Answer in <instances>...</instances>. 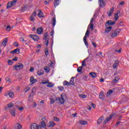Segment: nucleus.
Returning a JSON list of instances; mask_svg holds the SVG:
<instances>
[{
  "label": "nucleus",
  "instance_id": "obj_62",
  "mask_svg": "<svg viewBox=\"0 0 129 129\" xmlns=\"http://www.w3.org/2000/svg\"><path fill=\"white\" fill-rule=\"evenodd\" d=\"M92 106L94 108H95V107H96V105L95 104H93V103H92Z\"/></svg>",
  "mask_w": 129,
  "mask_h": 129
},
{
  "label": "nucleus",
  "instance_id": "obj_42",
  "mask_svg": "<svg viewBox=\"0 0 129 129\" xmlns=\"http://www.w3.org/2000/svg\"><path fill=\"white\" fill-rule=\"evenodd\" d=\"M31 89V88H30L29 87H26L24 90V92L25 93L26 92H28V91H29V90H30Z\"/></svg>",
  "mask_w": 129,
  "mask_h": 129
},
{
  "label": "nucleus",
  "instance_id": "obj_52",
  "mask_svg": "<svg viewBox=\"0 0 129 129\" xmlns=\"http://www.w3.org/2000/svg\"><path fill=\"white\" fill-rule=\"evenodd\" d=\"M6 81H7V82H9V83H11L12 82V81H11V79L9 78H6Z\"/></svg>",
  "mask_w": 129,
  "mask_h": 129
},
{
  "label": "nucleus",
  "instance_id": "obj_26",
  "mask_svg": "<svg viewBox=\"0 0 129 129\" xmlns=\"http://www.w3.org/2000/svg\"><path fill=\"white\" fill-rule=\"evenodd\" d=\"M51 22L53 27H55V25H56V17H53L51 20Z\"/></svg>",
  "mask_w": 129,
  "mask_h": 129
},
{
  "label": "nucleus",
  "instance_id": "obj_6",
  "mask_svg": "<svg viewBox=\"0 0 129 129\" xmlns=\"http://www.w3.org/2000/svg\"><path fill=\"white\" fill-rule=\"evenodd\" d=\"M41 127H42L41 126V125H39L38 126V125L35 123L31 124V129H41Z\"/></svg>",
  "mask_w": 129,
  "mask_h": 129
},
{
  "label": "nucleus",
  "instance_id": "obj_40",
  "mask_svg": "<svg viewBox=\"0 0 129 129\" xmlns=\"http://www.w3.org/2000/svg\"><path fill=\"white\" fill-rule=\"evenodd\" d=\"M82 68H83L82 67H79L77 69V71L79 73H82Z\"/></svg>",
  "mask_w": 129,
  "mask_h": 129
},
{
  "label": "nucleus",
  "instance_id": "obj_54",
  "mask_svg": "<svg viewBox=\"0 0 129 129\" xmlns=\"http://www.w3.org/2000/svg\"><path fill=\"white\" fill-rule=\"evenodd\" d=\"M7 31H11V26H8L6 28Z\"/></svg>",
  "mask_w": 129,
  "mask_h": 129
},
{
  "label": "nucleus",
  "instance_id": "obj_23",
  "mask_svg": "<svg viewBox=\"0 0 129 129\" xmlns=\"http://www.w3.org/2000/svg\"><path fill=\"white\" fill-rule=\"evenodd\" d=\"M111 29H112V27L111 26H109L107 27L105 30V33H109V32L111 31Z\"/></svg>",
  "mask_w": 129,
  "mask_h": 129
},
{
  "label": "nucleus",
  "instance_id": "obj_45",
  "mask_svg": "<svg viewBox=\"0 0 129 129\" xmlns=\"http://www.w3.org/2000/svg\"><path fill=\"white\" fill-rule=\"evenodd\" d=\"M44 52H45V55H46V57H47L48 55H49V50H48V48H46L45 49Z\"/></svg>",
  "mask_w": 129,
  "mask_h": 129
},
{
  "label": "nucleus",
  "instance_id": "obj_22",
  "mask_svg": "<svg viewBox=\"0 0 129 129\" xmlns=\"http://www.w3.org/2000/svg\"><path fill=\"white\" fill-rule=\"evenodd\" d=\"M106 24H107L108 26H113L114 24H115V22H112L111 21H108L107 22Z\"/></svg>",
  "mask_w": 129,
  "mask_h": 129
},
{
  "label": "nucleus",
  "instance_id": "obj_44",
  "mask_svg": "<svg viewBox=\"0 0 129 129\" xmlns=\"http://www.w3.org/2000/svg\"><path fill=\"white\" fill-rule=\"evenodd\" d=\"M70 85V83H69L68 82H67V81H64L63 82V85L64 86H66V85Z\"/></svg>",
  "mask_w": 129,
  "mask_h": 129
},
{
  "label": "nucleus",
  "instance_id": "obj_13",
  "mask_svg": "<svg viewBox=\"0 0 129 129\" xmlns=\"http://www.w3.org/2000/svg\"><path fill=\"white\" fill-rule=\"evenodd\" d=\"M11 53L12 54H19L20 53V49L16 48V49H14V50L11 51Z\"/></svg>",
  "mask_w": 129,
  "mask_h": 129
},
{
  "label": "nucleus",
  "instance_id": "obj_14",
  "mask_svg": "<svg viewBox=\"0 0 129 129\" xmlns=\"http://www.w3.org/2000/svg\"><path fill=\"white\" fill-rule=\"evenodd\" d=\"M36 91V88H33L31 90V93H30V97H33L35 95V92Z\"/></svg>",
  "mask_w": 129,
  "mask_h": 129
},
{
  "label": "nucleus",
  "instance_id": "obj_35",
  "mask_svg": "<svg viewBox=\"0 0 129 129\" xmlns=\"http://www.w3.org/2000/svg\"><path fill=\"white\" fill-rule=\"evenodd\" d=\"M99 98H100V99H104V94H103V93L101 92L100 93Z\"/></svg>",
  "mask_w": 129,
  "mask_h": 129
},
{
  "label": "nucleus",
  "instance_id": "obj_27",
  "mask_svg": "<svg viewBox=\"0 0 129 129\" xmlns=\"http://www.w3.org/2000/svg\"><path fill=\"white\" fill-rule=\"evenodd\" d=\"M7 44H8V39L5 38L3 41V42H2V45H3V46L6 47V46L7 45Z\"/></svg>",
  "mask_w": 129,
  "mask_h": 129
},
{
  "label": "nucleus",
  "instance_id": "obj_28",
  "mask_svg": "<svg viewBox=\"0 0 129 129\" xmlns=\"http://www.w3.org/2000/svg\"><path fill=\"white\" fill-rule=\"evenodd\" d=\"M41 129L45 128L46 127V123H45L44 121H42L41 123Z\"/></svg>",
  "mask_w": 129,
  "mask_h": 129
},
{
  "label": "nucleus",
  "instance_id": "obj_61",
  "mask_svg": "<svg viewBox=\"0 0 129 129\" xmlns=\"http://www.w3.org/2000/svg\"><path fill=\"white\" fill-rule=\"evenodd\" d=\"M92 45L94 47V48H96V43L93 42Z\"/></svg>",
  "mask_w": 129,
  "mask_h": 129
},
{
  "label": "nucleus",
  "instance_id": "obj_9",
  "mask_svg": "<svg viewBox=\"0 0 129 129\" xmlns=\"http://www.w3.org/2000/svg\"><path fill=\"white\" fill-rule=\"evenodd\" d=\"M29 37L30 38H32L34 41H35L36 42H38L39 41V37L37 35H33L32 34L29 35Z\"/></svg>",
  "mask_w": 129,
  "mask_h": 129
},
{
  "label": "nucleus",
  "instance_id": "obj_63",
  "mask_svg": "<svg viewBox=\"0 0 129 129\" xmlns=\"http://www.w3.org/2000/svg\"><path fill=\"white\" fill-rule=\"evenodd\" d=\"M18 60V57H15L14 59H13V61H17Z\"/></svg>",
  "mask_w": 129,
  "mask_h": 129
},
{
  "label": "nucleus",
  "instance_id": "obj_7",
  "mask_svg": "<svg viewBox=\"0 0 129 129\" xmlns=\"http://www.w3.org/2000/svg\"><path fill=\"white\" fill-rule=\"evenodd\" d=\"M114 115V114H112L110 115L109 117H107L106 119L103 121V123L104 124H105V123H107V122H108V121H109V120H110V119H111L112 117H113Z\"/></svg>",
  "mask_w": 129,
  "mask_h": 129
},
{
  "label": "nucleus",
  "instance_id": "obj_12",
  "mask_svg": "<svg viewBox=\"0 0 129 129\" xmlns=\"http://www.w3.org/2000/svg\"><path fill=\"white\" fill-rule=\"evenodd\" d=\"M38 12L39 13L37 16L39 18H44V17H45V16L44 15V14L42 12V11H41V10H39Z\"/></svg>",
  "mask_w": 129,
  "mask_h": 129
},
{
  "label": "nucleus",
  "instance_id": "obj_59",
  "mask_svg": "<svg viewBox=\"0 0 129 129\" xmlns=\"http://www.w3.org/2000/svg\"><path fill=\"white\" fill-rule=\"evenodd\" d=\"M14 45L16 46V47H19V43H18V42H15Z\"/></svg>",
  "mask_w": 129,
  "mask_h": 129
},
{
  "label": "nucleus",
  "instance_id": "obj_1",
  "mask_svg": "<svg viewBox=\"0 0 129 129\" xmlns=\"http://www.w3.org/2000/svg\"><path fill=\"white\" fill-rule=\"evenodd\" d=\"M89 37V30H87L86 32L85 35L83 38V41H84V42L85 43V45H86V46H88V42H87V39Z\"/></svg>",
  "mask_w": 129,
  "mask_h": 129
},
{
  "label": "nucleus",
  "instance_id": "obj_24",
  "mask_svg": "<svg viewBox=\"0 0 129 129\" xmlns=\"http://www.w3.org/2000/svg\"><path fill=\"white\" fill-rule=\"evenodd\" d=\"M99 3H100V8H103V7H104L105 4L104 2H103V0H99Z\"/></svg>",
  "mask_w": 129,
  "mask_h": 129
},
{
  "label": "nucleus",
  "instance_id": "obj_20",
  "mask_svg": "<svg viewBox=\"0 0 129 129\" xmlns=\"http://www.w3.org/2000/svg\"><path fill=\"white\" fill-rule=\"evenodd\" d=\"M55 125H56V124H55V122L53 121H50L49 122L48 127H54Z\"/></svg>",
  "mask_w": 129,
  "mask_h": 129
},
{
  "label": "nucleus",
  "instance_id": "obj_34",
  "mask_svg": "<svg viewBox=\"0 0 129 129\" xmlns=\"http://www.w3.org/2000/svg\"><path fill=\"white\" fill-rule=\"evenodd\" d=\"M118 14H119V11H118L117 14H115L114 15L115 21H117L118 20Z\"/></svg>",
  "mask_w": 129,
  "mask_h": 129
},
{
  "label": "nucleus",
  "instance_id": "obj_64",
  "mask_svg": "<svg viewBox=\"0 0 129 129\" xmlns=\"http://www.w3.org/2000/svg\"><path fill=\"white\" fill-rule=\"evenodd\" d=\"M99 56L100 57H103V55H102V52H99Z\"/></svg>",
  "mask_w": 129,
  "mask_h": 129
},
{
  "label": "nucleus",
  "instance_id": "obj_53",
  "mask_svg": "<svg viewBox=\"0 0 129 129\" xmlns=\"http://www.w3.org/2000/svg\"><path fill=\"white\" fill-rule=\"evenodd\" d=\"M34 68H33V67H30V69H29V71H30V72H34Z\"/></svg>",
  "mask_w": 129,
  "mask_h": 129
},
{
  "label": "nucleus",
  "instance_id": "obj_17",
  "mask_svg": "<svg viewBox=\"0 0 129 129\" xmlns=\"http://www.w3.org/2000/svg\"><path fill=\"white\" fill-rule=\"evenodd\" d=\"M10 113L13 116H16V109L13 108L10 110Z\"/></svg>",
  "mask_w": 129,
  "mask_h": 129
},
{
  "label": "nucleus",
  "instance_id": "obj_36",
  "mask_svg": "<svg viewBox=\"0 0 129 129\" xmlns=\"http://www.w3.org/2000/svg\"><path fill=\"white\" fill-rule=\"evenodd\" d=\"M15 95L14 94V92H9V97L10 98H14Z\"/></svg>",
  "mask_w": 129,
  "mask_h": 129
},
{
  "label": "nucleus",
  "instance_id": "obj_60",
  "mask_svg": "<svg viewBox=\"0 0 129 129\" xmlns=\"http://www.w3.org/2000/svg\"><path fill=\"white\" fill-rule=\"evenodd\" d=\"M47 37H48V35H47V33H46L44 35V40H46V39H47Z\"/></svg>",
  "mask_w": 129,
  "mask_h": 129
},
{
  "label": "nucleus",
  "instance_id": "obj_10",
  "mask_svg": "<svg viewBox=\"0 0 129 129\" xmlns=\"http://www.w3.org/2000/svg\"><path fill=\"white\" fill-rule=\"evenodd\" d=\"M113 12H114V8L112 7L110 9L109 11H108L107 12V15H108V17H111L112 14H113Z\"/></svg>",
  "mask_w": 129,
  "mask_h": 129
},
{
  "label": "nucleus",
  "instance_id": "obj_25",
  "mask_svg": "<svg viewBox=\"0 0 129 129\" xmlns=\"http://www.w3.org/2000/svg\"><path fill=\"white\" fill-rule=\"evenodd\" d=\"M88 59V57L83 60V61L82 62V66H81L83 68L86 66V62H85V61H86V60H87Z\"/></svg>",
  "mask_w": 129,
  "mask_h": 129
},
{
  "label": "nucleus",
  "instance_id": "obj_39",
  "mask_svg": "<svg viewBox=\"0 0 129 129\" xmlns=\"http://www.w3.org/2000/svg\"><path fill=\"white\" fill-rule=\"evenodd\" d=\"M70 84H71L72 85H74V77H72L70 81Z\"/></svg>",
  "mask_w": 129,
  "mask_h": 129
},
{
  "label": "nucleus",
  "instance_id": "obj_16",
  "mask_svg": "<svg viewBox=\"0 0 129 129\" xmlns=\"http://www.w3.org/2000/svg\"><path fill=\"white\" fill-rule=\"evenodd\" d=\"M118 65H119V62L118 61V60H115L113 66V69H115V68H117V66H118Z\"/></svg>",
  "mask_w": 129,
  "mask_h": 129
},
{
  "label": "nucleus",
  "instance_id": "obj_21",
  "mask_svg": "<svg viewBox=\"0 0 129 129\" xmlns=\"http://www.w3.org/2000/svg\"><path fill=\"white\" fill-rule=\"evenodd\" d=\"M60 0H54V6L55 7H57L60 4Z\"/></svg>",
  "mask_w": 129,
  "mask_h": 129
},
{
  "label": "nucleus",
  "instance_id": "obj_19",
  "mask_svg": "<svg viewBox=\"0 0 129 129\" xmlns=\"http://www.w3.org/2000/svg\"><path fill=\"white\" fill-rule=\"evenodd\" d=\"M43 28H39L37 29L36 31L37 34H38V35H41V34H42V33H43Z\"/></svg>",
  "mask_w": 129,
  "mask_h": 129
},
{
  "label": "nucleus",
  "instance_id": "obj_46",
  "mask_svg": "<svg viewBox=\"0 0 129 129\" xmlns=\"http://www.w3.org/2000/svg\"><path fill=\"white\" fill-rule=\"evenodd\" d=\"M14 106V104L12 103H10L8 104V107L9 108H11V107H13Z\"/></svg>",
  "mask_w": 129,
  "mask_h": 129
},
{
  "label": "nucleus",
  "instance_id": "obj_57",
  "mask_svg": "<svg viewBox=\"0 0 129 129\" xmlns=\"http://www.w3.org/2000/svg\"><path fill=\"white\" fill-rule=\"evenodd\" d=\"M50 36L51 37H53V36H54V31L52 30L51 32H50Z\"/></svg>",
  "mask_w": 129,
  "mask_h": 129
},
{
  "label": "nucleus",
  "instance_id": "obj_5",
  "mask_svg": "<svg viewBox=\"0 0 129 129\" xmlns=\"http://www.w3.org/2000/svg\"><path fill=\"white\" fill-rule=\"evenodd\" d=\"M37 13L36 12H34L33 13H32V15L30 17V20L31 22H35V19Z\"/></svg>",
  "mask_w": 129,
  "mask_h": 129
},
{
  "label": "nucleus",
  "instance_id": "obj_51",
  "mask_svg": "<svg viewBox=\"0 0 129 129\" xmlns=\"http://www.w3.org/2000/svg\"><path fill=\"white\" fill-rule=\"evenodd\" d=\"M53 120H54V121H59V118L56 117H54Z\"/></svg>",
  "mask_w": 129,
  "mask_h": 129
},
{
  "label": "nucleus",
  "instance_id": "obj_55",
  "mask_svg": "<svg viewBox=\"0 0 129 129\" xmlns=\"http://www.w3.org/2000/svg\"><path fill=\"white\" fill-rule=\"evenodd\" d=\"M10 95V92H7L5 93V96H6V97H8V96H9Z\"/></svg>",
  "mask_w": 129,
  "mask_h": 129
},
{
  "label": "nucleus",
  "instance_id": "obj_38",
  "mask_svg": "<svg viewBox=\"0 0 129 129\" xmlns=\"http://www.w3.org/2000/svg\"><path fill=\"white\" fill-rule=\"evenodd\" d=\"M19 40H20V42H23V43H27V40H26V39H25V38H24V37H20L19 38Z\"/></svg>",
  "mask_w": 129,
  "mask_h": 129
},
{
  "label": "nucleus",
  "instance_id": "obj_8",
  "mask_svg": "<svg viewBox=\"0 0 129 129\" xmlns=\"http://www.w3.org/2000/svg\"><path fill=\"white\" fill-rule=\"evenodd\" d=\"M13 68L14 70H21V69H23L24 68V65L20 64L18 66H15Z\"/></svg>",
  "mask_w": 129,
  "mask_h": 129
},
{
  "label": "nucleus",
  "instance_id": "obj_33",
  "mask_svg": "<svg viewBox=\"0 0 129 129\" xmlns=\"http://www.w3.org/2000/svg\"><path fill=\"white\" fill-rule=\"evenodd\" d=\"M27 9H28V7L27 6H24L20 9V11L22 12V13H24V12H25V11H26Z\"/></svg>",
  "mask_w": 129,
  "mask_h": 129
},
{
  "label": "nucleus",
  "instance_id": "obj_48",
  "mask_svg": "<svg viewBox=\"0 0 129 129\" xmlns=\"http://www.w3.org/2000/svg\"><path fill=\"white\" fill-rule=\"evenodd\" d=\"M80 97H81V98H86L87 96L83 95V94H81L79 95Z\"/></svg>",
  "mask_w": 129,
  "mask_h": 129
},
{
  "label": "nucleus",
  "instance_id": "obj_30",
  "mask_svg": "<svg viewBox=\"0 0 129 129\" xmlns=\"http://www.w3.org/2000/svg\"><path fill=\"white\" fill-rule=\"evenodd\" d=\"M79 122L81 124H83V125H85L88 124L87 121L81 120Z\"/></svg>",
  "mask_w": 129,
  "mask_h": 129
},
{
  "label": "nucleus",
  "instance_id": "obj_32",
  "mask_svg": "<svg viewBox=\"0 0 129 129\" xmlns=\"http://www.w3.org/2000/svg\"><path fill=\"white\" fill-rule=\"evenodd\" d=\"M119 80V77H116L113 80V82H114V83H117V82H118Z\"/></svg>",
  "mask_w": 129,
  "mask_h": 129
},
{
  "label": "nucleus",
  "instance_id": "obj_3",
  "mask_svg": "<svg viewBox=\"0 0 129 129\" xmlns=\"http://www.w3.org/2000/svg\"><path fill=\"white\" fill-rule=\"evenodd\" d=\"M17 0H13L11 2H9L7 4V9H10V8H12V6H15L16 4H17Z\"/></svg>",
  "mask_w": 129,
  "mask_h": 129
},
{
  "label": "nucleus",
  "instance_id": "obj_18",
  "mask_svg": "<svg viewBox=\"0 0 129 129\" xmlns=\"http://www.w3.org/2000/svg\"><path fill=\"white\" fill-rule=\"evenodd\" d=\"M15 129H22V125L19 123H17L15 125Z\"/></svg>",
  "mask_w": 129,
  "mask_h": 129
},
{
  "label": "nucleus",
  "instance_id": "obj_50",
  "mask_svg": "<svg viewBox=\"0 0 129 129\" xmlns=\"http://www.w3.org/2000/svg\"><path fill=\"white\" fill-rule=\"evenodd\" d=\"M58 90H60V91H62V90H64V87L62 86L58 87Z\"/></svg>",
  "mask_w": 129,
  "mask_h": 129
},
{
  "label": "nucleus",
  "instance_id": "obj_11",
  "mask_svg": "<svg viewBox=\"0 0 129 129\" xmlns=\"http://www.w3.org/2000/svg\"><path fill=\"white\" fill-rule=\"evenodd\" d=\"M95 14L94 15V17H93L91 20V22L90 23V28H92L94 27V26L93 25V23H92L93 22H94V20H95Z\"/></svg>",
  "mask_w": 129,
  "mask_h": 129
},
{
  "label": "nucleus",
  "instance_id": "obj_4",
  "mask_svg": "<svg viewBox=\"0 0 129 129\" xmlns=\"http://www.w3.org/2000/svg\"><path fill=\"white\" fill-rule=\"evenodd\" d=\"M121 31L120 29H116L112 33L111 37L112 38H114V37H117V35L120 33Z\"/></svg>",
  "mask_w": 129,
  "mask_h": 129
},
{
  "label": "nucleus",
  "instance_id": "obj_49",
  "mask_svg": "<svg viewBox=\"0 0 129 129\" xmlns=\"http://www.w3.org/2000/svg\"><path fill=\"white\" fill-rule=\"evenodd\" d=\"M50 100V104H53V103L55 102V100L53 98H51Z\"/></svg>",
  "mask_w": 129,
  "mask_h": 129
},
{
  "label": "nucleus",
  "instance_id": "obj_41",
  "mask_svg": "<svg viewBox=\"0 0 129 129\" xmlns=\"http://www.w3.org/2000/svg\"><path fill=\"white\" fill-rule=\"evenodd\" d=\"M46 86L47 87H53V86H54V84H53L52 83H49L48 82V83L46 85Z\"/></svg>",
  "mask_w": 129,
  "mask_h": 129
},
{
  "label": "nucleus",
  "instance_id": "obj_29",
  "mask_svg": "<svg viewBox=\"0 0 129 129\" xmlns=\"http://www.w3.org/2000/svg\"><path fill=\"white\" fill-rule=\"evenodd\" d=\"M30 82H31V83H32V84H34V83H35V82H37V80L34 79V78L32 77H31L30 78Z\"/></svg>",
  "mask_w": 129,
  "mask_h": 129
},
{
  "label": "nucleus",
  "instance_id": "obj_56",
  "mask_svg": "<svg viewBox=\"0 0 129 129\" xmlns=\"http://www.w3.org/2000/svg\"><path fill=\"white\" fill-rule=\"evenodd\" d=\"M28 100H29V101H33V97H30L29 96V98L28 99Z\"/></svg>",
  "mask_w": 129,
  "mask_h": 129
},
{
  "label": "nucleus",
  "instance_id": "obj_43",
  "mask_svg": "<svg viewBox=\"0 0 129 129\" xmlns=\"http://www.w3.org/2000/svg\"><path fill=\"white\" fill-rule=\"evenodd\" d=\"M90 75H91L92 77H93V78H95V77H96V74L95 73H90Z\"/></svg>",
  "mask_w": 129,
  "mask_h": 129
},
{
  "label": "nucleus",
  "instance_id": "obj_31",
  "mask_svg": "<svg viewBox=\"0 0 129 129\" xmlns=\"http://www.w3.org/2000/svg\"><path fill=\"white\" fill-rule=\"evenodd\" d=\"M37 75H39V76H41V75H43V74H44V71L42 70L38 71L37 72Z\"/></svg>",
  "mask_w": 129,
  "mask_h": 129
},
{
  "label": "nucleus",
  "instance_id": "obj_15",
  "mask_svg": "<svg viewBox=\"0 0 129 129\" xmlns=\"http://www.w3.org/2000/svg\"><path fill=\"white\" fill-rule=\"evenodd\" d=\"M104 120V117L103 116H101L97 120V123L98 124H100L102 121Z\"/></svg>",
  "mask_w": 129,
  "mask_h": 129
},
{
  "label": "nucleus",
  "instance_id": "obj_47",
  "mask_svg": "<svg viewBox=\"0 0 129 129\" xmlns=\"http://www.w3.org/2000/svg\"><path fill=\"white\" fill-rule=\"evenodd\" d=\"M44 69L45 72H47V73L49 72V67H45L44 68Z\"/></svg>",
  "mask_w": 129,
  "mask_h": 129
},
{
  "label": "nucleus",
  "instance_id": "obj_37",
  "mask_svg": "<svg viewBox=\"0 0 129 129\" xmlns=\"http://www.w3.org/2000/svg\"><path fill=\"white\" fill-rule=\"evenodd\" d=\"M113 92L112 90H109L107 92V96H110L111 95L112 93Z\"/></svg>",
  "mask_w": 129,
  "mask_h": 129
},
{
  "label": "nucleus",
  "instance_id": "obj_58",
  "mask_svg": "<svg viewBox=\"0 0 129 129\" xmlns=\"http://www.w3.org/2000/svg\"><path fill=\"white\" fill-rule=\"evenodd\" d=\"M48 82H49V81L43 82L41 83V84H46L47 85V84H48Z\"/></svg>",
  "mask_w": 129,
  "mask_h": 129
},
{
  "label": "nucleus",
  "instance_id": "obj_2",
  "mask_svg": "<svg viewBox=\"0 0 129 129\" xmlns=\"http://www.w3.org/2000/svg\"><path fill=\"white\" fill-rule=\"evenodd\" d=\"M58 99L60 104H63L66 100V95L65 94H62L60 96V98H58Z\"/></svg>",
  "mask_w": 129,
  "mask_h": 129
}]
</instances>
